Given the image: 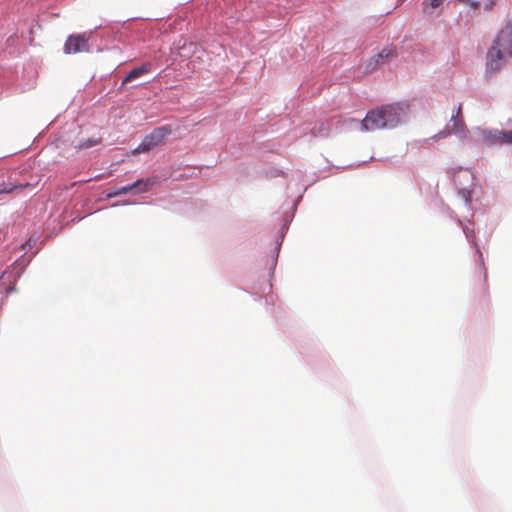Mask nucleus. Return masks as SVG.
Segmentation results:
<instances>
[{"instance_id":"1","label":"nucleus","mask_w":512,"mask_h":512,"mask_svg":"<svg viewBox=\"0 0 512 512\" xmlns=\"http://www.w3.org/2000/svg\"><path fill=\"white\" fill-rule=\"evenodd\" d=\"M405 115L404 104H390L381 106L367 113L361 122L363 131H374L384 128H394Z\"/></svg>"},{"instance_id":"2","label":"nucleus","mask_w":512,"mask_h":512,"mask_svg":"<svg viewBox=\"0 0 512 512\" xmlns=\"http://www.w3.org/2000/svg\"><path fill=\"white\" fill-rule=\"evenodd\" d=\"M172 133L170 125H163L155 128L148 134L140 145L133 151L134 153H143L164 143L165 139Z\"/></svg>"},{"instance_id":"3","label":"nucleus","mask_w":512,"mask_h":512,"mask_svg":"<svg viewBox=\"0 0 512 512\" xmlns=\"http://www.w3.org/2000/svg\"><path fill=\"white\" fill-rule=\"evenodd\" d=\"M484 142L489 145H512V131L484 130L482 132Z\"/></svg>"},{"instance_id":"4","label":"nucleus","mask_w":512,"mask_h":512,"mask_svg":"<svg viewBox=\"0 0 512 512\" xmlns=\"http://www.w3.org/2000/svg\"><path fill=\"white\" fill-rule=\"evenodd\" d=\"M506 56H509V54L505 53L498 45L493 44L487 53V71H498L502 67Z\"/></svg>"},{"instance_id":"5","label":"nucleus","mask_w":512,"mask_h":512,"mask_svg":"<svg viewBox=\"0 0 512 512\" xmlns=\"http://www.w3.org/2000/svg\"><path fill=\"white\" fill-rule=\"evenodd\" d=\"M87 51H89L88 38L84 35H70L64 44L66 54Z\"/></svg>"},{"instance_id":"6","label":"nucleus","mask_w":512,"mask_h":512,"mask_svg":"<svg viewBox=\"0 0 512 512\" xmlns=\"http://www.w3.org/2000/svg\"><path fill=\"white\" fill-rule=\"evenodd\" d=\"M494 44L502 48L509 56L512 55V19L509 20L505 27L499 32Z\"/></svg>"},{"instance_id":"7","label":"nucleus","mask_w":512,"mask_h":512,"mask_svg":"<svg viewBox=\"0 0 512 512\" xmlns=\"http://www.w3.org/2000/svg\"><path fill=\"white\" fill-rule=\"evenodd\" d=\"M152 185V181L150 179H140L136 182L120 187L117 190L113 191L112 193H109L108 196H119L123 194H127L128 192L132 191L133 189H139L141 192H146L150 189Z\"/></svg>"},{"instance_id":"8","label":"nucleus","mask_w":512,"mask_h":512,"mask_svg":"<svg viewBox=\"0 0 512 512\" xmlns=\"http://www.w3.org/2000/svg\"><path fill=\"white\" fill-rule=\"evenodd\" d=\"M152 70V64L150 62H145L141 66L134 68L131 70L126 77L122 81V87L127 84L128 82H131L137 78H140L148 73H150Z\"/></svg>"},{"instance_id":"9","label":"nucleus","mask_w":512,"mask_h":512,"mask_svg":"<svg viewBox=\"0 0 512 512\" xmlns=\"http://www.w3.org/2000/svg\"><path fill=\"white\" fill-rule=\"evenodd\" d=\"M461 113V105H459L458 107V110H457V115L456 116H452V120L454 121V124H453V130H449V129H444L442 131H440L438 134H436L433 139L435 140H439V139H442V138H445L447 137L448 135H450L452 132L454 133H458L462 127H463V122L461 120H457L456 117Z\"/></svg>"},{"instance_id":"10","label":"nucleus","mask_w":512,"mask_h":512,"mask_svg":"<svg viewBox=\"0 0 512 512\" xmlns=\"http://www.w3.org/2000/svg\"><path fill=\"white\" fill-rule=\"evenodd\" d=\"M330 121L329 120H321L314 123L311 133L315 137H324L327 136L330 130Z\"/></svg>"},{"instance_id":"11","label":"nucleus","mask_w":512,"mask_h":512,"mask_svg":"<svg viewBox=\"0 0 512 512\" xmlns=\"http://www.w3.org/2000/svg\"><path fill=\"white\" fill-rule=\"evenodd\" d=\"M28 184H21V185H12L11 183H4L2 187L0 186V194L1 193H11L16 189H23L27 187Z\"/></svg>"},{"instance_id":"12","label":"nucleus","mask_w":512,"mask_h":512,"mask_svg":"<svg viewBox=\"0 0 512 512\" xmlns=\"http://www.w3.org/2000/svg\"><path fill=\"white\" fill-rule=\"evenodd\" d=\"M396 55L395 53V50H393L392 48H384L378 55H377V58H376V63H379L380 60H383L384 58H390V57H394Z\"/></svg>"},{"instance_id":"13","label":"nucleus","mask_w":512,"mask_h":512,"mask_svg":"<svg viewBox=\"0 0 512 512\" xmlns=\"http://www.w3.org/2000/svg\"><path fill=\"white\" fill-rule=\"evenodd\" d=\"M442 4V0H430L423 8L424 13L432 14V9L438 8Z\"/></svg>"},{"instance_id":"14","label":"nucleus","mask_w":512,"mask_h":512,"mask_svg":"<svg viewBox=\"0 0 512 512\" xmlns=\"http://www.w3.org/2000/svg\"><path fill=\"white\" fill-rule=\"evenodd\" d=\"M101 141L100 138H89L85 142L80 143L77 148L83 149V148H90L92 146H95L99 144Z\"/></svg>"},{"instance_id":"15","label":"nucleus","mask_w":512,"mask_h":512,"mask_svg":"<svg viewBox=\"0 0 512 512\" xmlns=\"http://www.w3.org/2000/svg\"><path fill=\"white\" fill-rule=\"evenodd\" d=\"M459 174H463V176H464L467 180H469V179L471 178L470 173H469L468 171H466V170L464 171V170H462V169H459Z\"/></svg>"},{"instance_id":"16","label":"nucleus","mask_w":512,"mask_h":512,"mask_svg":"<svg viewBox=\"0 0 512 512\" xmlns=\"http://www.w3.org/2000/svg\"><path fill=\"white\" fill-rule=\"evenodd\" d=\"M460 176H461V175H458V176H456V175H455V176L453 177L454 184H455L456 186H458V187H460V186H461Z\"/></svg>"},{"instance_id":"17","label":"nucleus","mask_w":512,"mask_h":512,"mask_svg":"<svg viewBox=\"0 0 512 512\" xmlns=\"http://www.w3.org/2000/svg\"><path fill=\"white\" fill-rule=\"evenodd\" d=\"M486 282H487V274H486V271H484V274H483L484 290L487 289Z\"/></svg>"},{"instance_id":"18","label":"nucleus","mask_w":512,"mask_h":512,"mask_svg":"<svg viewBox=\"0 0 512 512\" xmlns=\"http://www.w3.org/2000/svg\"><path fill=\"white\" fill-rule=\"evenodd\" d=\"M461 190L463 191V193H466V192H467V193L469 194V191H468L466 188L461 187Z\"/></svg>"},{"instance_id":"19","label":"nucleus","mask_w":512,"mask_h":512,"mask_svg":"<svg viewBox=\"0 0 512 512\" xmlns=\"http://www.w3.org/2000/svg\"><path fill=\"white\" fill-rule=\"evenodd\" d=\"M14 290V287L13 286H10L8 289H7V292H11Z\"/></svg>"}]
</instances>
